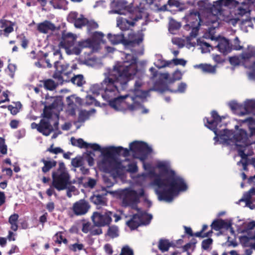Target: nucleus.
Masks as SVG:
<instances>
[{"instance_id":"obj_19","label":"nucleus","mask_w":255,"mask_h":255,"mask_svg":"<svg viewBox=\"0 0 255 255\" xmlns=\"http://www.w3.org/2000/svg\"><path fill=\"white\" fill-rule=\"evenodd\" d=\"M78 13L76 11H71L69 14L67 20L71 23H73L76 28H81L85 26L88 22V19L84 17L83 14L78 17Z\"/></svg>"},{"instance_id":"obj_51","label":"nucleus","mask_w":255,"mask_h":255,"mask_svg":"<svg viewBox=\"0 0 255 255\" xmlns=\"http://www.w3.org/2000/svg\"><path fill=\"white\" fill-rule=\"evenodd\" d=\"M251 4H248L246 3L245 5L242 4H240L238 5L236 8L238 10V13L241 15H244L247 12V9L249 5Z\"/></svg>"},{"instance_id":"obj_40","label":"nucleus","mask_w":255,"mask_h":255,"mask_svg":"<svg viewBox=\"0 0 255 255\" xmlns=\"http://www.w3.org/2000/svg\"><path fill=\"white\" fill-rule=\"evenodd\" d=\"M75 99L74 96H68L66 98V102L69 110L70 111L71 115H74L75 113L76 105L74 103V100Z\"/></svg>"},{"instance_id":"obj_8","label":"nucleus","mask_w":255,"mask_h":255,"mask_svg":"<svg viewBox=\"0 0 255 255\" xmlns=\"http://www.w3.org/2000/svg\"><path fill=\"white\" fill-rule=\"evenodd\" d=\"M129 149L135 155V157L144 162L148 154L152 152L151 147L143 141H134L129 144Z\"/></svg>"},{"instance_id":"obj_25","label":"nucleus","mask_w":255,"mask_h":255,"mask_svg":"<svg viewBox=\"0 0 255 255\" xmlns=\"http://www.w3.org/2000/svg\"><path fill=\"white\" fill-rule=\"evenodd\" d=\"M234 142H240L247 145L248 134L246 130L242 128L238 129L236 131H233Z\"/></svg>"},{"instance_id":"obj_56","label":"nucleus","mask_w":255,"mask_h":255,"mask_svg":"<svg viewBox=\"0 0 255 255\" xmlns=\"http://www.w3.org/2000/svg\"><path fill=\"white\" fill-rule=\"evenodd\" d=\"M120 255H133V253L128 246H125L122 248Z\"/></svg>"},{"instance_id":"obj_29","label":"nucleus","mask_w":255,"mask_h":255,"mask_svg":"<svg viewBox=\"0 0 255 255\" xmlns=\"http://www.w3.org/2000/svg\"><path fill=\"white\" fill-rule=\"evenodd\" d=\"M39 87H43L46 90L53 91L58 86L59 84L58 82H55L51 79H47L40 81Z\"/></svg>"},{"instance_id":"obj_28","label":"nucleus","mask_w":255,"mask_h":255,"mask_svg":"<svg viewBox=\"0 0 255 255\" xmlns=\"http://www.w3.org/2000/svg\"><path fill=\"white\" fill-rule=\"evenodd\" d=\"M104 35L101 32L96 31L92 33L90 40L91 41L93 48H98L101 43H105V41L103 40Z\"/></svg>"},{"instance_id":"obj_4","label":"nucleus","mask_w":255,"mask_h":255,"mask_svg":"<svg viewBox=\"0 0 255 255\" xmlns=\"http://www.w3.org/2000/svg\"><path fill=\"white\" fill-rule=\"evenodd\" d=\"M212 119L209 120L208 118L204 119L205 126L211 129L216 135L214 139L219 140L223 144L227 145L231 144V142H234L233 136V130L228 129H223L220 130L218 128V126L221 127L220 124L222 118L224 117L219 115L216 111H213L211 113Z\"/></svg>"},{"instance_id":"obj_37","label":"nucleus","mask_w":255,"mask_h":255,"mask_svg":"<svg viewBox=\"0 0 255 255\" xmlns=\"http://www.w3.org/2000/svg\"><path fill=\"white\" fill-rule=\"evenodd\" d=\"M63 234L62 232H58L54 235L53 239L55 244L61 245L62 243L65 245L68 244V241L63 237Z\"/></svg>"},{"instance_id":"obj_39","label":"nucleus","mask_w":255,"mask_h":255,"mask_svg":"<svg viewBox=\"0 0 255 255\" xmlns=\"http://www.w3.org/2000/svg\"><path fill=\"white\" fill-rule=\"evenodd\" d=\"M71 144L73 146L79 147L81 148H88L89 143L85 142L82 138L75 139L74 137L71 138Z\"/></svg>"},{"instance_id":"obj_46","label":"nucleus","mask_w":255,"mask_h":255,"mask_svg":"<svg viewBox=\"0 0 255 255\" xmlns=\"http://www.w3.org/2000/svg\"><path fill=\"white\" fill-rule=\"evenodd\" d=\"M182 76V73L179 70L175 71L173 74L172 77L169 79V84L174 83L176 81L181 79Z\"/></svg>"},{"instance_id":"obj_48","label":"nucleus","mask_w":255,"mask_h":255,"mask_svg":"<svg viewBox=\"0 0 255 255\" xmlns=\"http://www.w3.org/2000/svg\"><path fill=\"white\" fill-rule=\"evenodd\" d=\"M68 249L73 252H76L78 251H81L84 249V245L82 244L75 243L68 246Z\"/></svg>"},{"instance_id":"obj_55","label":"nucleus","mask_w":255,"mask_h":255,"mask_svg":"<svg viewBox=\"0 0 255 255\" xmlns=\"http://www.w3.org/2000/svg\"><path fill=\"white\" fill-rule=\"evenodd\" d=\"M71 164L75 167H80L83 165V161L81 158H74L72 159Z\"/></svg>"},{"instance_id":"obj_15","label":"nucleus","mask_w":255,"mask_h":255,"mask_svg":"<svg viewBox=\"0 0 255 255\" xmlns=\"http://www.w3.org/2000/svg\"><path fill=\"white\" fill-rule=\"evenodd\" d=\"M49 54L47 53H45L44 54V57L45 59V62L47 64V67L49 68L52 67V64L50 63L51 62H53L54 63V67L55 68V70H57V69H59V68H61L62 65L60 60L62 59V53L60 51V49H57L53 52V53L50 54L48 57Z\"/></svg>"},{"instance_id":"obj_22","label":"nucleus","mask_w":255,"mask_h":255,"mask_svg":"<svg viewBox=\"0 0 255 255\" xmlns=\"http://www.w3.org/2000/svg\"><path fill=\"white\" fill-rule=\"evenodd\" d=\"M36 29L41 33L47 34L49 32H54L58 28L51 21L45 20L37 24Z\"/></svg>"},{"instance_id":"obj_21","label":"nucleus","mask_w":255,"mask_h":255,"mask_svg":"<svg viewBox=\"0 0 255 255\" xmlns=\"http://www.w3.org/2000/svg\"><path fill=\"white\" fill-rule=\"evenodd\" d=\"M14 25V22L5 19H1L0 20V36L8 37L9 34L13 31Z\"/></svg>"},{"instance_id":"obj_60","label":"nucleus","mask_w":255,"mask_h":255,"mask_svg":"<svg viewBox=\"0 0 255 255\" xmlns=\"http://www.w3.org/2000/svg\"><path fill=\"white\" fill-rule=\"evenodd\" d=\"M224 20L229 24H231L233 26H235L237 22L239 20V19L238 18H232L230 17H227L224 19Z\"/></svg>"},{"instance_id":"obj_23","label":"nucleus","mask_w":255,"mask_h":255,"mask_svg":"<svg viewBox=\"0 0 255 255\" xmlns=\"http://www.w3.org/2000/svg\"><path fill=\"white\" fill-rule=\"evenodd\" d=\"M87 48H93L90 38L82 39L78 41L76 45L73 47L70 53L78 55L81 53L83 49Z\"/></svg>"},{"instance_id":"obj_41","label":"nucleus","mask_w":255,"mask_h":255,"mask_svg":"<svg viewBox=\"0 0 255 255\" xmlns=\"http://www.w3.org/2000/svg\"><path fill=\"white\" fill-rule=\"evenodd\" d=\"M71 82L78 87L82 86L86 83L83 76L80 74L73 76L71 78Z\"/></svg>"},{"instance_id":"obj_1","label":"nucleus","mask_w":255,"mask_h":255,"mask_svg":"<svg viewBox=\"0 0 255 255\" xmlns=\"http://www.w3.org/2000/svg\"><path fill=\"white\" fill-rule=\"evenodd\" d=\"M126 60L117 62L112 69L105 73V79L99 84L93 85L90 90L92 93L102 98L109 103L110 106L116 110H128L133 111L142 107L136 101L137 98L145 99L147 91H142V95L133 97L129 95L115 97L120 91L127 89L128 83L133 79L137 71V58L128 54Z\"/></svg>"},{"instance_id":"obj_45","label":"nucleus","mask_w":255,"mask_h":255,"mask_svg":"<svg viewBox=\"0 0 255 255\" xmlns=\"http://www.w3.org/2000/svg\"><path fill=\"white\" fill-rule=\"evenodd\" d=\"M16 38L21 41V46L23 49H26L28 47L29 41L23 33L18 34Z\"/></svg>"},{"instance_id":"obj_57","label":"nucleus","mask_w":255,"mask_h":255,"mask_svg":"<svg viewBox=\"0 0 255 255\" xmlns=\"http://www.w3.org/2000/svg\"><path fill=\"white\" fill-rule=\"evenodd\" d=\"M16 67L14 64H9L7 66V69L9 71L8 75L11 78H13L14 76V73L15 72Z\"/></svg>"},{"instance_id":"obj_5","label":"nucleus","mask_w":255,"mask_h":255,"mask_svg":"<svg viewBox=\"0 0 255 255\" xmlns=\"http://www.w3.org/2000/svg\"><path fill=\"white\" fill-rule=\"evenodd\" d=\"M52 186L58 191L66 189L71 184L70 175L63 162H59L58 168L52 173Z\"/></svg>"},{"instance_id":"obj_3","label":"nucleus","mask_w":255,"mask_h":255,"mask_svg":"<svg viewBox=\"0 0 255 255\" xmlns=\"http://www.w3.org/2000/svg\"><path fill=\"white\" fill-rule=\"evenodd\" d=\"M122 151H123L122 154L124 157L129 154V150L122 146H111L104 148L102 151L105 171L110 173L114 178L122 176L123 171L126 169V166L116 158V156L120 155Z\"/></svg>"},{"instance_id":"obj_20","label":"nucleus","mask_w":255,"mask_h":255,"mask_svg":"<svg viewBox=\"0 0 255 255\" xmlns=\"http://www.w3.org/2000/svg\"><path fill=\"white\" fill-rule=\"evenodd\" d=\"M108 193L105 188H103L101 191L95 192L90 197V201L96 205H106L107 201L106 196Z\"/></svg>"},{"instance_id":"obj_52","label":"nucleus","mask_w":255,"mask_h":255,"mask_svg":"<svg viewBox=\"0 0 255 255\" xmlns=\"http://www.w3.org/2000/svg\"><path fill=\"white\" fill-rule=\"evenodd\" d=\"M232 49L240 50L243 49V47L240 45V41L238 37H236L233 40V43L231 45Z\"/></svg>"},{"instance_id":"obj_13","label":"nucleus","mask_w":255,"mask_h":255,"mask_svg":"<svg viewBox=\"0 0 255 255\" xmlns=\"http://www.w3.org/2000/svg\"><path fill=\"white\" fill-rule=\"evenodd\" d=\"M109 212V211H106L104 213L94 212L91 218L94 226L99 228L109 226L112 219L111 218Z\"/></svg>"},{"instance_id":"obj_62","label":"nucleus","mask_w":255,"mask_h":255,"mask_svg":"<svg viewBox=\"0 0 255 255\" xmlns=\"http://www.w3.org/2000/svg\"><path fill=\"white\" fill-rule=\"evenodd\" d=\"M90 147L92 149H93L94 151H101V152L102 153V151L104 149H101V146L100 145H99L97 143H89L88 148Z\"/></svg>"},{"instance_id":"obj_34","label":"nucleus","mask_w":255,"mask_h":255,"mask_svg":"<svg viewBox=\"0 0 255 255\" xmlns=\"http://www.w3.org/2000/svg\"><path fill=\"white\" fill-rule=\"evenodd\" d=\"M186 62V61L183 59L174 58L171 61H163V63L160 68L168 66L172 63H173L175 65H180L184 66H185Z\"/></svg>"},{"instance_id":"obj_2","label":"nucleus","mask_w":255,"mask_h":255,"mask_svg":"<svg viewBox=\"0 0 255 255\" xmlns=\"http://www.w3.org/2000/svg\"><path fill=\"white\" fill-rule=\"evenodd\" d=\"M157 167L159 173L151 172L150 174L154 177L153 184L158 188L156 193L159 200L171 202L180 192L187 190L188 186L184 179L175 171L163 163H158Z\"/></svg>"},{"instance_id":"obj_50","label":"nucleus","mask_w":255,"mask_h":255,"mask_svg":"<svg viewBox=\"0 0 255 255\" xmlns=\"http://www.w3.org/2000/svg\"><path fill=\"white\" fill-rule=\"evenodd\" d=\"M52 109L48 107V105H45L43 112L42 113V116L44 118L50 119L52 117Z\"/></svg>"},{"instance_id":"obj_32","label":"nucleus","mask_w":255,"mask_h":255,"mask_svg":"<svg viewBox=\"0 0 255 255\" xmlns=\"http://www.w3.org/2000/svg\"><path fill=\"white\" fill-rule=\"evenodd\" d=\"M47 100H50L52 103L48 105V107L52 110H59L62 109V100L59 97H51L50 98L46 97Z\"/></svg>"},{"instance_id":"obj_7","label":"nucleus","mask_w":255,"mask_h":255,"mask_svg":"<svg viewBox=\"0 0 255 255\" xmlns=\"http://www.w3.org/2000/svg\"><path fill=\"white\" fill-rule=\"evenodd\" d=\"M240 4L245 5L246 1H238L236 0H218L214 2V4L208 5L204 0H200L198 2V5L200 7H203L205 9H209L210 12L213 15H218L222 13V7L223 6L228 7L230 8H236Z\"/></svg>"},{"instance_id":"obj_9","label":"nucleus","mask_w":255,"mask_h":255,"mask_svg":"<svg viewBox=\"0 0 255 255\" xmlns=\"http://www.w3.org/2000/svg\"><path fill=\"white\" fill-rule=\"evenodd\" d=\"M128 19L121 18L117 20V25L120 28L124 30L128 29L130 26H134L135 22L142 19L141 14L137 10L134 11H128Z\"/></svg>"},{"instance_id":"obj_38","label":"nucleus","mask_w":255,"mask_h":255,"mask_svg":"<svg viewBox=\"0 0 255 255\" xmlns=\"http://www.w3.org/2000/svg\"><path fill=\"white\" fill-rule=\"evenodd\" d=\"M19 216L17 214L14 213L8 219V222L10 224V229L13 231H16L18 229L17 222Z\"/></svg>"},{"instance_id":"obj_27","label":"nucleus","mask_w":255,"mask_h":255,"mask_svg":"<svg viewBox=\"0 0 255 255\" xmlns=\"http://www.w3.org/2000/svg\"><path fill=\"white\" fill-rule=\"evenodd\" d=\"M141 216L138 213L134 214L130 220L126 222V225L131 230L136 229L139 226L142 225L141 220Z\"/></svg>"},{"instance_id":"obj_53","label":"nucleus","mask_w":255,"mask_h":255,"mask_svg":"<svg viewBox=\"0 0 255 255\" xmlns=\"http://www.w3.org/2000/svg\"><path fill=\"white\" fill-rule=\"evenodd\" d=\"M180 27L181 24L179 22H178L173 19L170 20L169 27L170 30H178L180 28Z\"/></svg>"},{"instance_id":"obj_26","label":"nucleus","mask_w":255,"mask_h":255,"mask_svg":"<svg viewBox=\"0 0 255 255\" xmlns=\"http://www.w3.org/2000/svg\"><path fill=\"white\" fill-rule=\"evenodd\" d=\"M212 229L216 231H218L222 229L228 230L231 228L232 230V223L231 222H227L221 219L215 220L211 224Z\"/></svg>"},{"instance_id":"obj_43","label":"nucleus","mask_w":255,"mask_h":255,"mask_svg":"<svg viewBox=\"0 0 255 255\" xmlns=\"http://www.w3.org/2000/svg\"><path fill=\"white\" fill-rule=\"evenodd\" d=\"M138 214L142 216L141 218L142 225H148L150 223L152 218L151 215L143 212H139Z\"/></svg>"},{"instance_id":"obj_16","label":"nucleus","mask_w":255,"mask_h":255,"mask_svg":"<svg viewBox=\"0 0 255 255\" xmlns=\"http://www.w3.org/2000/svg\"><path fill=\"white\" fill-rule=\"evenodd\" d=\"M90 207L89 202L83 199L73 204L72 210L76 216H82L88 212Z\"/></svg>"},{"instance_id":"obj_31","label":"nucleus","mask_w":255,"mask_h":255,"mask_svg":"<svg viewBox=\"0 0 255 255\" xmlns=\"http://www.w3.org/2000/svg\"><path fill=\"white\" fill-rule=\"evenodd\" d=\"M41 162L44 164V166L42 167V171L44 174L49 172L52 168L55 167L57 162L54 160H48L44 158L41 160Z\"/></svg>"},{"instance_id":"obj_47","label":"nucleus","mask_w":255,"mask_h":255,"mask_svg":"<svg viewBox=\"0 0 255 255\" xmlns=\"http://www.w3.org/2000/svg\"><path fill=\"white\" fill-rule=\"evenodd\" d=\"M213 240L211 238L204 240L201 243V248L203 250H208L213 244Z\"/></svg>"},{"instance_id":"obj_12","label":"nucleus","mask_w":255,"mask_h":255,"mask_svg":"<svg viewBox=\"0 0 255 255\" xmlns=\"http://www.w3.org/2000/svg\"><path fill=\"white\" fill-rule=\"evenodd\" d=\"M108 38L111 43L113 45L118 44L122 43L125 45L134 46L135 44H139L143 40L142 38L138 37L132 40L125 39L124 35L123 33L117 34H112L109 33L108 34Z\"/></svg>"},{"instance_id":"obj_6","label":"nucleus","mask_w":255,"mask_h":255,"mask_svg":"<svg viewBox=\"0 0 255 255\" xmlns=\"http://www.w3.org/2000/svg\"><path fill=\"white\" fill-rule=\"evenodd\" d=\"M186 24L184 28L186 30H191L188 39L191 40L198 34L200 27L202 22L200 12L196 9L189 10L184 17Z\"/></svg>"},{"instance_id":"obj_14","label":"nucleus","mask_w":255,"mask_h":255,"mask_svg":"<svg viewBox=\"0 0 255 255\" xmlns=\"http://www.w3.org/2000/svg\"><path fill=\"white\" fill-rule=\"evenodd\" d=\"M255 56V47L249 46L246 51L242 52L239 56L231 57L229 61L231 65L237 66L240 65L241 61L246 62Z\"/></svg>"},{"instance_id":"obj_59","label":"nucleus","mask_w":255,"mask_h":255,"mask_svg":"<svg viewBox=\"0 0 255 255\" xmlns=\"http://www.w3.org/2000/svg\"><path fill=\"white\" fill-rule=\"evenodd\" d=\"M109 214L110 215V216L111 217V218L112 219V217L115 218V222H118L119 221L121 220L122 218L121 214H118L116 212L110 211L109 212Z\"/></svg>"},{"instance_id":"obj_35","label":"nucleus","mask_w":255,"mask_h":255,"mask_svg":"<svg viewBox=\"0 0 255 255\" xmlns=\"http://www.w3.org/2000/svg\"><path fill=\"white\" fill-rule=\"evenodd\" d=\"M171 246V244L168 240L164 239H160L159 240L158 248L162 253L168 251Z\"/></svg>"},{"instance_id":"obj_33","label":"nucleus","mask_w":255,"mask_h":255,"mask_svg":"<svg viewBox=\"0 0 255 255\" xmlns=\"http://www.w3.org/2000/svg\"><path fill=\"white\" fill-rule=\"evenodd\" d=\"M49 3L55 9H66L68 2L66 0H51L49 1Z\"/></svg>"},{"instance_id":"obj_24","label":"nucleus","mask_w":255,"mask_h":255,"mask_svg":"<svg viewBox=\"0 0 255 255\" xmlns=\"http://www.w3.org/2000/svg\"><path fill=\"white\" fill-rule=\"evenodd\" d=\"M216 42H217V44L215 47L217 48L219 51L223 54H227L232 50L229 40L225 37L217 39Z\"/></svg>"},{"instance_id":"obj_18","label":"nucleus","mask_w":255,"mask_h":255,"mask_svg":"<svg viewBox=\"0 0 255 255\" xmlns=\"http://www.w3.org/2000/svg\"><path fill=\"white\" fill-rule=\"evenodd\" d=\"M76 40V36L72 33H68L63 34L62 35L61 41L59 44L60 48L65 49L68 53L70 49L74 47V43Z\"/></svg>"},{"instance_id":"obj_42","label":"nucleus","mask_w":255,"mask_h":255,"mask_svg":"<svg viewBox=\"0 0 255 255\" xmlns=\"http://www.w3.org/2000/svg\"><path fill=\"white\" fill-rule=\"evenodd\" d=\"M244 109L247 112L255 111V101L250 100L246 101Z\"/></svg>"},{"instance_id":"obj_64","label":"nucleus","mask_w":255,"mask_h":255,"mask_svg":"<svg viewBox=\"0 0 255 255\" xmlns=\"http://www.w3.org/2000/svg\"><path fill=\"white\" fill-rule=\"evenodd\" d=\"M255 228V221H252L248 223L246 226L245 227V229L246 231L248 232Z\"/></svg>"},{"instance_id":"obj_58","label":"nucleus","mask_w":255,"mask_h":255,"mask_svg":"<svg viewBox=\"0 0 255 255\" xmlns=\"http://www.w3.org/2000/svg\"><path fill=\"white\" fill-rule=\"evenodd\" d=\"M251 195L249 192H247L244 193L243 198L240 201H245L247 204H249L251 202Z\"/></svg>"},{"instance_id":"obj_54","label":"nucleus","mask_w":255,"mask_h":255,"mask_svg":"<svg viewBox=\"0 0 255 255\" xmlns=\"http://www.w3.org/2000/svg\"><path fill=\"white\" fill-rule=\"evenodd\" d=\"M86 25L87 27V29L88 31L97 29L99 26L98 23L96 22L93 20H89L88 19Z\"/></svg>"},{"instance_id":"obj_63","label":"nucleus","mask_w":255,"mask_h":255,"mask_svg":"<svg viewBox=\"0 0 255 255\" xmlns=\"http://www.w3.org/2000/svg\"><path fill=\"white\" fill-rule=\"evenodd\" d=\"M96 184V181L92 178H89L88 181L85 184V186L93 188L95 187Z\"/></svg>"},{"instance_id":"obj_30","label":"nucleus","mask_w":255,"mask_h":255,"mask_svg":"<svg viewBox=\"0 0 255 255\" xmlns=\"http://www.w3.org/2000/svg\"><path fill=\"white\" fill-rule=\"evenodd\" d=\"M195 68H199L205 73L214 74L216 72V66L208 64H200L194 66Z\"/></svg>"},{"instance_id":"obj_10","label":"nucleus","mask_w":255,"mask_h":255,"mask_svg":"<svg viewBox=\"0 0 255 255\" xmlns=\"http://www.w3.org/2000/svg\"><path fill=\"white\" fill-rule=\"evenodd\" d=\"M139 202V196L136 191L133 190H128L125 194L122 200L123 206L130 207L137 212L140 211L137 204Z\"/></svg>"},{"instance_id":"obj_11","label":"nucleus","mask_w":255,"mask_h":255,"mask_svg":"<svg viewBox=\"0 0 255 255\" xmlns=\"http://www.w3.org/2000/svg\"><path fill=\"white\" fill-rule=\"evenodd\" d=\"M59 70H55L52 77L55 79L59 85H62L64 83L71 82V78L72 72L69 70V66L68 64H63L61 68Z\"/></svg>"},{"instance_id":"obj_17","label":"nucleus","mask_w":255,"mask_h":255,"mask_svg":"<svg viewBox=\"0 0 255 255\" xmlns=\"http://www.w3.org/2000/svg\"><path fill=\"white\" fill-rule=\"evenodd\" d=\"M31 127L33 129L36 128L39 132L45 136H48L54 130L53 127L50 122L44 119H41L39 124L32 123Z\"/></svg>"},{"instance_id":"obj_36","label":"nucleus","mask_w":255,"mask_h":255,"mask_svg":"<svg viewBox=\"0 0 255 255\" xmlns=\"http://www.w3.org/2000/svg\"><path fill=\"white\" fill-rule=\"evenodd\" d=\"M119 230L118 226L112 225L109 226L106 236L110 237L111 238L114 239L119 236Z\"/></svg>"},{"instance_id":"obj_49","label":"nucleus","mask_w":255,"mask_h":255,"mask_svg":"<svg viewBox=\"0 0 255 255\" xmlns=\"http://www.w3.org/2000/svg\"><path fill=\"white\" fill-rule=\"evenodd\" d=\"M0 152L2 154H6L7 152V147L5 143L4 138L0 137Z\"/></svg>"},{"instance_id":"obj_61","label":"nucleus","mask_w":255,"mask_h":255,"mask_svg":"<svg viewBox=\"0 0 255 255\" xmlns=\"http://www.w3.org/2000/svg\"><path fill=\"white\" fill-rule=\"evenodd\" d=\"M88 118L87 113L85 112L81 111L78 116V122H84Z\"/></svg>"},{"instance_id":"obj_44","label":"nucleus","mask_w":255,"mask_h":255,"mask_svg":"<svg viewBox=\"0 0 255 255\" xmlns=\"http://www.w3.org/2000/svg\"><path fill=\"white\" fill-rule=\"evenodd\" d=\"M137 171L138 167L136 163L132 162L128 165V168H127V166H126V169L123 171V174H124V171H127L131 173H136Z\"/></svg>"}]
</instances>
